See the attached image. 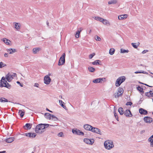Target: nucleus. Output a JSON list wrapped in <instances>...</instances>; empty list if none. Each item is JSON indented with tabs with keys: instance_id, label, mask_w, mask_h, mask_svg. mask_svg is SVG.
I'll return each instance as SVG.
<instances>
[{
	"instance_id": "nucleus-1",
	"label": "nucleus",
	"mask_w": 153,
	"mask_h": 153,
	"mask_svg": "<svg viewBox=\"0 0 153 153\" xmlns=\"http://www.w3.org/2000/svg\"><path fill=\"white\" fill-rule=\"evenodd\" d=\"M48 127V124L41 123L36 126L35 128V131L36 133H41L44 131L45 128Z\"/></svg>"
},
{
	"instance_id": "nucleus-2",
	"label": "nucleus",
	"mask_w": 153,
	"mask_h": 153,
	"mask_svg": "<svg viewBox=\"0 0 153 153\" xmlns=\"http://www.w3.org/2000/svg\"><path fill=\"white\" fill-rule=\"evenodd\" d=\"M105 148L107 149L110 150L114 147L113 142L112 141L107 140L105 142L104 144Z\"/></svg>"
},
{
	"instance_id": "nucleus-3",
	"label": "nucleus",
	"mask_w": 153,
	"mask_h": 153,
	"mask_svg": "<svg viewBox=\"0 0 153 153\" xmlns=\"http://www.w3.org/2000/svg\"><path fill=\"white\" fill-rule=\"evenodd\" d=\"M126 78L124 76H122L119 77L117 79L116 83L115 85L117 87L119 86L120 84L125 81Z\"/></svg>"
},
{
	"instance_id": "nucleus-4",
	"label": "nucleus",
	"mask_w": 153,
	"mask_h": 153,
	"mask_svg": "<svg viewBox=\"0 0 153 153\" xmlns=\"http://www.w3.org/2000/svg\"><path fill=\"white\" fill-rule=\"evenodd\" d=\"M124 92L123 89L122 88H119L117 92H116L114 94V97L116 98H117L120 96H122Z\"/></svg>"
},
{
	"instance_id": "nucleus-5",
	"label": "nucleus",
	"mask_w": 153,
	"mask_h": 153,
	"mask_svg": "<svg viewBox=\"0 0 153 153\" xmlns=\"http://www.w3.org/2000/svg\"><path fill=\"white\" fill-rule=\"evenodd\" d=\"M65 53H63L62 56H61L59 59L58 65L59 66L63 65L65 62Z\"/></svg>"
},
{
	"instance_id": "nucleus-6",
	"label": "nucleus",
	"mask_w": 153,
	"mask_h": 153,
	"mask_svg": "<svg viewBox=\"0 0 153 153\" xmlns=\"http://www.w3.org/2000/svg\"><path fill=\"white\" fill-rule=\"evenodd\" d=\"M17 76V74L15 73H14L13 74V75H11L9 73H8L5 76V78L6 79L7 81L10 82L11 80L13 78V77L16 76Z\"/></svg>"
},
{
	"instance_id": "nucleus-7",
	"label": "nucleus",
	"mask_w": 153,
	"mask_h": 153,
	"mask_svg": "<svg viewBox=\"0 0 153 153\" xmlns=\"http://www.w3.org/2000/svg\"><path fill=\"white\" fill-rule=\"evenodd\" d=\"M23 134L31 138H33L35 137L36 135V133H31V132L26 133L24 134Z\"/></svg>"
},
{
	"instance_id": "nucleus-8",
	"label": "nucleus",
	"mask_w": 153,
	"mask_h": 153,
	"mask_svg": "<svg viewBox=\"0 0 153 153\" xmlns=\"http://www.w3.org/2000/svg\"><path fill=\"white\" fill-rule=\"evenodd\" d=\"M91 131L92 132L101 134V132L100 129L97 128L93 127L92 126Z\"/></svg>"
},
{
	"instance_id": "nucleus-9",
	"label": "nucleus",
	"mask_w": 153,
	"mask_h": 153,
	"mask_svg": "<svg viewBox=\"0 0 153 153\" xmlns=\"http://www.w3.org/2000/svg\"><path fill=\"white\" fill-rule=\"evenodd\" d=\"M105 80V78H98L93 81V82L94 83H102V82H104Z\"/></svg>"
},
{
	"instance_id": "nucleus-10",
	"label": "nucleus",
	"mask_w": 153,
	"mask_h": 153,
	"mask_svg": "<svg viewBox=\"0 0 153 153\" xmlns=\"http://www.w3.org/2000/svg\"><path fill=\"white\" fill-rule=\"evenodd\" d=\"M144 120L146 123H150L152 122L153 119L149 117H144Z\"/></svg>"
},
{
	"instance_id": "nucleus-11",
	"label": "nucleus",
	"mask_w": 153,
	"mask_h": 153,
	"mask_svg": "<svg viewBox=\"0 0 153 153\" xmlns=\"http://www.w3.org/2000/svg\"><path fill=\"white\" fill-rule=\"evenodd\" d=\"M48 119L50 120L56 121L57 120V118L55 116L48 113Z\"/></svg>"
},
{
	"instance_id": "nucleus-12",
	"label": "nucleus",
	"mask_w": 153,
	"mask_h": 153,
	"mask_svg": "<svg viewBox=\"0 0 153 153\" xmlns=\"http://www.w3.org/2000/svg\"><path fill=\"white\" fill-rule=\"evenodd\" d=\"M32 125V124L27 123L23 127L25 130L30 129L31 128Z\"/></svg>"
},
{
	"instance_id": "nucleus-13",
	"label": "nucleus",
	"mask_w": 153,
	"mask_h": 153,
	"mask_svg": "<svg viewBox=\"0 0 153 153\" xmlns=\"http://www.w3.org/2000/svg\"><path fill=\"white\" fill-rule=\"evenodd\" d=\"M124 114L127 117H131L132 116L130 111L129 110H126L124 112Z\"/></svg>"
},
{
	"instance_id": "nucleus-14",
	"label": "nucleus",
	"mask_w": 153,
	"mask_h": 153,
	"mask_svg": "<svg viewBox=\"0 0 153 153\" xmlns=\"http://www.w3.org/2000/svg\"><path fill=\"white\" fill-rule=\"evenodd\" d=\"M0 87H4L8 89H10L11 87V85L7 82L6 84H5V85H3L2 83L1 82H0Z\"/></svg>"
},
{
	"instance_id": "nucleus-15",
	"label": "nucleus",
	"mask_w": 153,
	"mask_h": 153,
	"mask_svg": "<svg viewBox=\"0 0 153 153\" xmlns=\"http://www.w3.org/2000/svg\"><path fill=\"white\" fill-rule=\"evenodd\" d=\"M139 113L141 114L146 115L147 114V111L144 109L140 108L139 110Z\"/></svg>"
},
{
	"instance_id": "nucleus-16",
	"label": "nucleus",
	"mask_w": 153,
	"mask_h": 153,
	"mask_svg": "<svg viewBox=\"0 0 153 153\" xmlns=\"http://www.w3.org/2000/svg\"><path fill=\"white\" fill-rule=\"evenodd\" d=\"M83 29L82 28H78V30L76 32V35H75V37L76 38H78L79 37V34L81 32V31Z\"/></svg>"
},
{
	"instance_id": "nucleus-17",
	"label": "nucleus",
	"mask_w": 153,
	"mask_h": 153,
	"mask_svg": "<svg viewBox=\"0 0 153 153\" xmlns=\"http://www.w3.org/2000/svg\"><path fill=\"white\" fill-rule=\"evenodd\" d=\"M72 132L74 134H79V135H83V133L82 132V131H80L79 130H77V129L76 130H72Z\"/></svg>"
},
{
	"instance_id": "nucleus-18",
	"label": "nucleus",
	"mask_w": 153,
	"mask_h": 153,
	"mask_svg": "<svg viewBox=\"0 0 153 153\" xmlns=\"http://www.w3.org/2000/svg\"><path fill=\"white\" fill-rule=\"evenodd\" d=\"M41 50L40 48H33L32 50V51L33 53L36 54L38 53L39 51Z\"/></svg>"
},
{
	"instance_id": "nucleus-19",
	"label": "nucleus",
	"mask_w": 153,
	"mask_h": 153,
	"mask_svg": "<svg viewBox=\"0 0 153 153\" xmlns=\"http://www.w3.org/2000/svg\"><path fill=\"white\" fill-rule=\"evenodd\" d=\"M14 27L17 30H18L20 29L21 24L19 23L14 22L13 23Z\"/></svg>"
},
{
	"instance_id": "nucleus-20",
	"label": "nucleus",
	"mask_w": 153,
	"mask_h": 153,
	"mask_svg": "<svg viewBox=\"0 0 153 153\" xmlns=\"http://www.w3.org/2000/svg\"><path fill=\"white\" fill-rule=\"evenodd\" d=\"M92 127V126L88 124H86L84 126V129L87 130L91 131Z\"/></svg>"
},
{
	"instance_id": "nucleus-21",
	"label": "nucleus",
	"mask_w": 153,
	"mask_h": 153,
	"mask_svg": "<svg viewBox=\"0 0 153 153\" xmlns=\"http://www.w3.org/2000/svg\"><path fill=\"white\" fill-rule=\"evenodd\" d=\"M128 16V15L126 14L118 16V19H125L127 18Z\"/></svg>"
},
{
	"instance_id": "nucleus-22",
	"label": "nucleus",
	"mask_w": 153,
	"mask_h": 153,
	"mask_svg": "<svg viewBox=\"0 0 153 153\" xmlns=\"http://www.w3.org/2000/svg\"><path fill=\"white\" fill-rule=\"evenodd\" d=\"M7 51L8 52L9 51H10V52L9 53V54H12L13 53L16 52L17 51L15 49H13V48H9L8 49H7Z\"/></svg>"
},
{
	"instance_id": "nucleus-23",
	"label": "nucleus",
	"mask_w": 153,
	"mask_h": 153,
	"mask_svg": "<svg viewBox=\"0 0 153 153\" xmlns=\"http://www.w3.org/2000/svg\"><path fill=\"white\" fill-rule=\"evenodd\" d=\"M14 138L13 137H10L6 139L5 140L7 143H11L14 141Z\"/></svg>"
},
{
	"instance_id": "nucleus-24",
	"label": "nucleus",
	"mask_w": 153,
	"mask_h": 153,
	"mask_svg": "<svg viewBox=\"0 0 153 153\" xmlns=\"http://www.w3.org/2000/svg\"><path fill=\"white\" fill-rule=\"evenodd\" d=\"M149 140L150 142V146L152 147H153V135L149 139Z\"/></svg>"
},
{
	"instance_id": "nucleus-25",
	"label": "nucleus",
	"mask_w": 153,
	"mask_h": 153,
	"mask_svg": "<svg viewBox=\"0 0 153 153\" xmlns=\"http://www.w3.org/2000/svg\"><path fill=\"white\" fill-rule=\"evenodd\" d=\"M6 78L4 76H3L1 79V80L0 82H1L2 83L3 85H5L6 84L7 82V81L5 79Z\"/></svg>"
},
{
	"instance_id": "nucleus-26",
	"label": "nucleus",
	"mask_w": 153,
	"mask_h": 153,
	"mask_svg": "<svg viewBox=\"0 0 153 153\" xmlns=\"http://www.w3.org/2000/svg\"><path fill=\"white\" fill-rule=\"evenodd\" d=\"M19 113L21 117H23L25 114V111L24 110H19Z\"/></svg>"
},
{
	"instance_id": "nucleus-27",
	"label": "nucleus",
	"mask_w": 153,
	"mask_h": 153,
	"mask_svg": "<svg viewBox=\"0 0 153 153\" xmlns=\"http://www.w3.org/2000/svg\"><path fill=\"white\" fill-rule=\"evenodd\" d=\"M84 142L88 144H92V143L91 141L88 139L85 138L84 139Z\"/></svg>"
},
{
	"instance_id": "nucleus-28",
	"label": "nucleus",
	"mask_w": 153,
	"mask_h": 153,
	"mask_svg": "<svg viewBox=\"0 0 153 153\" xmlns=\"http://www.w3.org/2000/svg\"><path fill=\"white\" fill-rule=\"evenodd\" d=\"M151 92V91H150L149 92H146L145 94L146 96L150 98L152 97L153 95H152V93Z\"/></svg>"
},
{
	"instance_id": "nucleus-29",
	"label": "nucleus",
	"mask_w": 153,
	"mask_h": 153,
	"mask_svg": "<svg viewBox=\"0 0 153 153\" xmlns=\"http://www.w3.org/2000/svg\"><path fill=\"white\" fill-rule=\"evenodd\" d=\"M100 21L104 25H109V23L107 20H102Z\"/></svg>"
},
{
	"instance_id": "nucleus-30",
	"label": "nucleus",
	"mask_w": 153,
	"mask_h": 153,
	"mask_svg": "<svg viewBox=\"0 0 153 153\" xmlns=\"http://www.w3.org/2000/svg\"><path fill=\"white\" fill-rule=\"evenodd\" d=\"M137 88L138 91L140 92H144L143 88L141 86H138L137 87Z\"/></svg>"
},
{
	"instance_id": "nucleus-31",
	"label": "nucleus",
	"mask_w": 153,
	"mask_h": 153,
	"mask_svg": "<svg viewBox=\"0 0 153 153\" xmlns=\"http://www.w3.org/2000/svg\"><path fill=\"white\" fill-rule=\"evenodd\" d=\"M118 111L121 115H123L125 112L123 110V109L121 107L119 108H118Z\"/></svg>"
},
{
	"instance_id": "nucleus-32",
	"label": "nucleus",
	"mask_w": 153,
	"mask_h": 153,
	"mask_svg": "<svg viewBox=\"0 0 153 153\" xmlns=\"http://www.w3.org/2000/svg\"><path fill=\"white\" fill-rule=\"evenodd\" d=\"M44 83L48 85V75L45 76L44 77Z\"/></svg>"
},
{
	"instance_id": "nucleus-33",
	"label": "nucleus",
	"mask_w": 153,
	"mask_h": 153,
	"mask_svg": "<svg viewBox=\"0 0 153 153\" xmlns=\"http://www.w3.org/2000/svg\"><path fill=\"white\" fill-rule=\"evenodd\" d=\"M59 103H60V105L64 109H66V107L64 105V102H63V101L62 100H59Z\"/></svg>"
},
{
	"instance_id": "nucleus-34",
	"label": "nucleus",
	"mask_w": 153,
	"mask_h": 153,
	"mask_svg": "<svg viewBox=\"0 0 153 153\" xmlns=\"http://www.w3.org/2000/svg\"><path fill=\"white\" fill-rule=\"evenodd\" d=\"M115 51V49L114 48H111L110 49L109 53L111 55H113Z\"/></svg>"
},
{
	"instance_id": "nucleus-35",
	"label": "nucleus",
	"mask_w": 153,
	"mask_h": 153,
	"mask_svg": "<svg viewBox=\"0 0 153 153\" xmlns=\"http://www.w3.org/2000/svg\"><path fill=\"white\" fill-rule=\"evenodd\" d=\"M117 3L116 0H112L109 1L108 2V3L109 4H114Z\"/></svg>"
},
{
	"instance_id": "nucleus-36",
	"label": "nucleus",
	"mask_w": 153,
	"mask_h": 153,
	"mask_svg": "<svg viewBox=\"0 0 153 153\" xmlns=\"http://www.w3.org/2000/svg\"><path fill=\"white\" fill-rule=\"evenodd\" d=\"M128 52V50H126L122 48L120 49V52L121 53H127Z\"/></svg>"
},
{
	"instance_id": "nucleus-37",
	"label": "nucleus",
	"mask_w": 153,
	"mask_h": 153,
	"mask_svg": "<svg viewBox=\"0 0 153 153\" xmlns=\"http://www.w3.org/2000/svg\"><path fill=\"white\" fill-rule=\"evenodd\" d=\"M88 70L89 71L93 72L95 71V69L92 67H90L88 68Z\"/></svg>"
},
{
	"instance_id": "nucleus-38",
	"label": "nucleus",
	"mask_w": 153,
	"mask_h": 153,
	"mask_svg": "<svg viewBox=\"0 0 153 153\" xmlns=\"http://www.w3.org/2000/svg\"><path fill=\"white\" fill-rule=\"evenodd\" d=\"M99 62H100L99 60H97L92 62V64L94 65H97L99 64Z\"/></svg>"
},
{
	"instance_id": "nucleus-39",
	"label": "nucleus",
	"mask_w": 153,
	"mask_h": 153,
	"mask_svg": "<svg viewBox=\"0 0 153 153\" xmlns=\"http://www.w3.org/2000/svg\"><path fill=\"white\" fill-rule=\"evenodd\" d=\"M6 64L4 63L3 62H0V68H2L4 66H6Z\"/></svg>"
},
{
	"instance_id": "nucleus-40",
	"label": "nucleus",
	"mask_w": 153,
	"mask_h": 153,
	"mask_svg": "<svg viewBox=\"0 0 153 153\" xmlns=\"http://www.w3.org/2000/svg\"><path fill=\"white\" fill-rule=\"evenodd\" d=\"M139 43V44H138L137 45L136 44V43H131V45L133 46V47H134V48H137L138 45L139 44V43Z\"/></svg>"
},
{
	"instance_id": "nucleus-41",
	"label": "nucleus",
	"mask_w": 153,
	"mask_h": 153,
	"mask_svg": "<svg viewBox=\"0 0 153 153\" xmlns=\"http://www.w3.org/2000/svg\"><path fill=\"white\" fill-rule=\"evenodd\" d=\"M114 116L115 117L116 119L118 120V117L117 116V114L116 112V111H114Z\"/></svg>"
},
{
	"instance_id": "nucleus-42",
	"label": "nucleus",
	"mask_w": 153,
	"mask_h": 153,
	"mask_svg": "<svg viewBox=\"0 0 153 153\" xmlns=\"http://www.w3.org/2000/svg\"><path fill=\"white\" fill-rule=\"evenodd\" d=\"M135 74H138V73H143V74H145V73L144 72V71H137L135 72Z\"/></svg>"
},
{
	"instance_id": "nucleus-43",
	"label": "nucleus",
	"mask_w": 153,
	"mask_h": 153,
	"mask_svg": "<svg viewBox=\"0 0 153 153\" xmlns=\"http://www.w3.org/2000/svg\"><path fill=\"white\" fill-rule=\"evenodd\" d=\"M95 55V53H93L90 54L89 56V58L90 59H91Z\"/></svg>"
},
{
	"instance_id": "nucleus-44",
	"label": "nucleus",
	"mask_w": 153,
	"mask_h": 153,
	"mask_svg": "<svg viewBox=\"0 0 153 153\" xmlns=\"http://www.w3.org/2000/svg\"><path fill=\"white\" fill-rule=\"evenodd\" d=\"M95 39L97 41H100L101 40V38L97 36L95 37Z\"/></svg>"
},
{
	"instance_id": "nucleus-45",
	"label": "nucleus",
	"mask_w": 153,
	"mask_h": 153,
	"mask_svg": "<svg viewBox=\"0 0 153 153\" xmlns=\"http://www.w3.org/2000/svg\"><path fill=\"white\" fill-rule=\"evenodd\" d=\"M11 43V41L9 39H7V41L6 42V44L8 45H10V43Z\"/></svg>"
},
{
	"instance_id": "nucleus-46",
	"label": "nucleus",
	"mask_w": 153,
	"mask_h": 153,
	"mask_svg": "<svg viewBox=\"0 0 153 153\" xmlns=\"http://www.w3.org/2000/svg\"><path fill=\"white\" fill-rule=\"evenodd\" d=\"M16 83L17 84H19L21 87H23V84L21 83L20 82H19V81H17L16 82Z\"/></svg>"
},
{
	"instance_id": "nucleus-47",
	"label": "nucleus",
	"mask_w": 153,
	"mask_h": 153,
	"mask_svg": "<svg viewBox=\"0 0 153 153\" xmlns=\"http://www.w3.org/2000/svg\"><path fill=\"white\" fill-rule=\"evenodd\" d=\"M3 41L6 44V42L7 41V39L4 38L2 39Z\"/></svg>"
},
{
	"instance_id": "nucleus-48",
	"label": "nucleus",
	"mask_w": 153,
	"mask_h": 153,
	"mask_svg": "<svg viewBox=\"0 0 153 153\" xmlns=\"http://www.w3.org/2000/svg\"><path fill=\"white\" fill-rule=\"evenodd\" d=\"M132 104V103L131 102H127L126 103L127 105H131Z\"/></svg>"
},
{
	"instance_id": "nucleus-49",
	"label": "nucleus",
	"mask_w": 153,
	"mask_h": 153,
	"mask_svg": "<svg viewBox=\"0 0 153 153\" xmlns=\"http://www.w3.org/2000/svg\"><path fill=\"white\" fill-rule=\"evenodd\" d=\"M63 133L62 132H61L59 133L58 134V136L59 137H62V135H63Z\"/></svg>"
},
{
	"instance_id": "nucleus-50",
	"label": "nucleus",
	"mask_w": 153,
	"mask_h": 153,
	"mask_svg": "<svg viewBox=\"0 0 153 153\" xmlns=\"http://www.w3.org/2000/svg\"><path fill=\"white\" fill-rule=\"evenodd\" d=\"M3 98L4 99L3 100V102H8V100L7 99L4 97Z\"/></svg>"
},
{
	"instance_id": "nucleus-51",
	"label": "nucleus",
	"mask_w": 153,
	"mask_h": 153,
	"mask_svg": "<svg viewBox=\"0 0 153 153\" xmlns=\"http://www.w3.org/2000/svg\"><path fill=\"white\" fill-rule=\"evenodd\" d=\"M148 52V51L147 50H144L142 52V53H143V54H144L145 53H146L147 52Z\"/></svg>"
},
{
	"instance_id": "nucleus-52",
	"label": "nucleus",
	"mask_w": 153,
	"mask_h": 153,
	"mask_svg": "<svg viewBox=\"0 0 153 153\" xmlns=\"http://www.w3.org/2000/svg\"><path fill=\"white\" fill-rule=\"evenodd\" d=\"M39 85V84L37 83H35L34 85V86L37 87H38Z\"/></svg>"
},
{
	"instance_id": "nucleus-53",
	"label": "nucleus",
	"mask_w": 153,
	"mask_h": 153,
	"mask_svg": "<svg viewBox=\"0 0 153 153\" xmlns=\"http://www.w3.org/2000/svg\"><path fill=\"white\" fill-rule=\"evenodd\" d=\"M8 54L7 53H5L4 54V56L5 57H8Z\"/></svg>"
},
{
	"instance_id": "nucleus-54",
	"label": "nucleus",
	"mask_w": 153,
	"mask_h": 153,
	"mask_svg": "<svg viewBox=\"0 0 153 153\" xmlns=\"http://www.w3.org/2000/svg\"><path fill=\"white\" fill-rule=\"evenodd\" d=\"M48 115V113H46L45 114V116L46 118L48 119V116H47V115Z\"/></svg>"
},
{
	"instance_id": "nucleus-55",
	"label": "nucleus",
	"mask_w": 153,
	"mask_h": 153,
	"mask_svg": "<svg viewBox=\"0 0 153 153\" xmlns=\"http://www.w3.org/2000/svg\"><path fill=\"white\" fill-rule=\"evenodd\" d=\"M3 97L0 98V102H3Z\"/></svg>"
},
{
	"instance_id": "nucleus-56",
	"label": "nucleus",
	"mask_w": 153,
	"mask_h": 153,
	"mask_svg": "<svg viewBox=\"0 0 153 153\" xmlns=\"http://www.w3.org/2000/svg\"><path fill=\"white\" fill-rule=\"evenodd\" d=\"M51 78H50V77L48 76V84H49L50 82H51Z\"/></svg>"
},
{
	"instance_id": "nucleus-57",
	"label": "nucleus",
	"mask_w": 153,
	"mask_h": 153,
	"mask_svg": "<svg viewBox=\"0 0 153 153\" xmlns=\"http://www.w3.org/2000/svg\"><path fill=\"white\" fill-rule=\"evenodd\" d=\"M6 152V151H3L0 152V153H5Z\"/></svg>"
},
{
	"instance_id": "nucleus-58",
	"label": "nucleus",
	"mask_w": 153,
	"mask_h": 153,
	"mask_svg": "<svg viewBox=\"0 0 153 153\" xmlns=\"http://www.w3.org/2000/svg\"><path fill=\"white\" fill-rule=\"evenodd\" d=\"M97 19H103L102 18H100V17H97Z\"/></svg>"
},
{
	"instance_id": "nucleus-59",
	"label": "nucleus",
	"mask_w": 153,
	"mask_h": 153,
	"mask_svg": "<svg viewBox=\"0 0 153 153\" xmlns=\"http://www.w3.org/2000/svg\"><path fill=\"white\" fill-rule=\"evenodd\" d=\"M46 24H47V25H48V21H47L46 22Z\"/></svg>"
},
{
	"instance_id": "nucleus-60",
	"label": "nucleus",
	"mask_w": 153,
	"mask_h": 153,
	"mask_svg": "<svg viewBox=\"0 0 153 153\" xmlns=\"http://www.w3.org/2000/svg\"><path fill=\"white\" fill-rule=\"evenodd\" d=\"M15 104H19V105H22V104H19V103H15Z\"/></svg>"
},
{
	"instance_id": "nucleus-61",
	"label": "nucleus",
	"mask_w": 153,
	"mask_h": 153,
	"mask_svg": "<svg viewBox=\"0 0 153 153\" xmlns=\"http://www.w3.org/2000/svg\"><path fill=\"white\" fill-rule=\"evenodd\" d=\"M91 32V30H90V31H89V33H90Z\"/></svg>"
},
{
	"instance_id": "nucleus-62",
	"label": "nucleus",
	"mask_w": 153,
	"mask_h": 153,
	"mask_svg": "<svg viewBox=\"0 0 153 153\" xmlns=\"http://www.w3.org/2000/svg\"><path fill=\"white\" fill-rule=\"evenodd\" d=\"M48 111L50 112H52V111L49 110L48 109Z\"/></svg>"
},
{
	"instance_id": "nucleus-63",
	"label": "nucleus",
	"mask_w": 153,
	"mask_h": 153,
	"mask_svg": "<svg viewBox=\"0 0 153 153\" xmlns=\"http://www.w3.org/2000/svg\"><path fill=\"white\" fill-rule=\"evenodd\" d=\"M46 110L47 111H48V108H46Z\"/></svg>"
},
{
	"instance_id": "nucleus-64",
	"label": "nucleus",
	"mask_w": 153,
	"mask_h": 153,
	"mask_svg": "<svg viewBox=\"0 0 153 153\" xmlns=\"http://www.w3.org/2000/svg\"><path fill=\"white\" fill-rule=\"evenodd\" d=\"M145 85H147V86H149L148 85H146V84H145Z\"/></svg>"
}]
</instances>
